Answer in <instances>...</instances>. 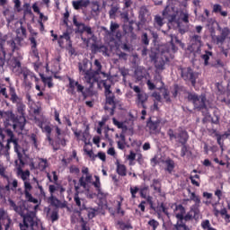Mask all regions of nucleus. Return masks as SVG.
Segmentation results:
<instances>
[{"label":"nucleus","instance_id":"nucleus-11","mask_svg":"<svg viewBox=\"0 0 230 230\" xmlns=\"http://www.w3.org/2000/svg\"><path fill=\"white\" fill-rule=\"evenodd\" d=\"M159 125H161V120L159 119L153 120L152 118H149L146 121V127L149 128L150 134H159L161 130Z\"/></svg>","mask_w":230,"mask_h":230},{"label":"nucleus","instance_id":"nucleus-23","mask_svg":"<svg viewBox=\"0 0 230 230\" xmlns=\"http://www.w3.org/2000/svg\"><path fill=\"white\" fill-rule=\"evenodd\" d=\"M29 41L31 42V49L33 57L39 58V49H37V39L34 36L29 37Z\"/></svg>","mask_w":230,"mask_h":230},{"label":"nucleus","instance_id":"nucleus-31","mask_svg":"<svg viewBox=\"0 0 230 230\" xmlns=\"http://www.w3.org/2000/svg\"><path fill=\"white\" fill-rule=\"evenodd\" d=\"M38 169L40 172H45L46 168H49V163H48V159L46 158H38Z\"/></svg>","mask_w":230,"mask_h":230},{"label":"nucleus","instance_id":"nucleus-33","mask_svg":"<svg viewBox=\"0 0 230 230\" xmlns=\"http://www.w3.org/2000/svg\"><path fill=\"white\" fill-rule=\"evenodd\" d=\"M175 211H180V213L176 214V218H180V220H182V217L186 215V208L182 204L176 205L175 206Z\"/></svg>","mask_w":230,"mask_h":230},{"label":"nucleus","instance_id":"nucleus-57","mask_svg":"<svg viewBox=\"0 0 230 230\" xmlns=\"http://www.w3.org/2000/svg\"><path fill=\"white\" fill-rule=\"evenodd\" d=\"M91 134L89 133V126L86 127L85 130L83 132V141L84 145H87V139H89Z\"/></svg>","mask_w":230,"mask_h":230},{"label":"nucleus","instance_id":"nucleus-55","mask_svg":"<svg viewBox=\"0 0 230 230\" xmlns=\"http://www.w3.org/2000/svg\"><path fill=\"white\" fill-rule=\"evenodd\" d=\"M102 82L104 87V94H111L112 91H111V84H107V80H102Z\"/></svg>","mask_w":230,"mask_h":230},{"label":"nucleus","instance_id":"nucleus-46","mask_svg":"<svg viewBox=\"0 0 230 230\" xmlns=\"http://www.w3.org/2000/svg\"><path fill=\"white\" fill-rule=\"evenodd\" d=\"M213 114H214V118L209 116V118H211V123H213L214 125H219L220 116L218 115V111H214Z\"/></svg>","mask_w":230,"mask_h":230},{"label":"nucleus","instance_id":"nucleus-41","mask_svg":"<svg viewBox=\"0 0 230 230\" xmlns=\"http://www.w3.org/2000/svg\"><path fill=\"white\" fill-rule=\"evenodd\" d=\"M180 19L185 24H190V13L188 12L181 11L180 13Z\"/></svg>","mask_w":230,"mask_h":230},{"label":"nucleus","instance_id":"nucleus-48","mask_svg":"<svg viewBox=\"0 0 230 230\" xmlns=\"http://www.w3.org/2000/svg\"><path fill=\"white\" fill-rule=\"evenodd\" d=\"M25 199L28 200V202H32V204H37L39 202V199L33 198L31 193L30 191H25Z\"/></svg>","mask_w":230,"mask_h":230},{"label":"nucleus","instance_id":"nucleus-28","mask_svg":"<svg viewBox=\"0 0 230 230\" xmlns=\"http://www.w3.org/2000/svg\"><path fill=\"white\" fill-rule=\"evenodd\" d=\"M95 181H93L92 184L96 189V191L98 195H101V197H106V195L102 191V182L100 181V176L95 175L94 176Z\"/></svg>","mask_w":230,"mask_h":230},{"label":"nucleus","instance_id":"nucleus-19","mask_svg":"<svg viewBox=\"0 0 230 230\" xmlns=\"http://www.w3.org/2000/svg\"><path fill=\"white\" fill-rule=\"evenodd\" d=\"M82 208L84 209V213H86L89 220H93V218H94L96 215H98V208L87 207L84 205V203H83Z\"/></svg>","mask_w":230,"mask_h":230},{"label":"nucleus","instance_id":"nucleus-38","mask_svg":"<svg viewBox=\"0 0 230 230\" xmlns=\"http://www.w3.org/2000/svg\"><path fill=\"white\" fill-rule=\"evenodd\" d=\"M174 22L177 24V28L181 35H184L188 31V25H183L181 20H176Z\"/></svg>","mask_w":230,"mask_h":230},{"label":"nucleus","instance_id":"nucleus-13","mask_svg":"<svg viewBox=\"0 0 230 230\" xmlns=\"http://www.w3.org/2000/svg\"><path fill=\"white\" fill-rule=\"evenodd\" d=\"M188 192L190 193V200H192L195 202L194 205H192L190 208H192V211L197 215L198 213H200V198L195 194V192H191V190L188 189Z\"/></svg>","mask_w":230,"mask_h":230},{"label":"nucleus","instance_id":"nucleus-14","mask_svg":"<svg viewBox=\"0 0 230 230\" xmlns=\"http://www.w3.org/2000/svg\"><path fill=\"white\" fill-rule=\"evenodd\" d=\"M10 226H12V219L10 217H4V210L0 208V230H3V227L4 230H8L10 229Z\"/></svg>","mask_w":230,"mask_h":230},{"label":"nucleus","instance_id":"nucleus-53","mask_svg":"<svg viewBox=\"0 0 230 230\" xmlns=\"http://www.w3.org/2000/svg\"><path fill=\"white\" fill-rule=\"evenodd\" d=\"M49 200H50L51 206H55V208H58V205L60 204V200L58 199H57V197L51 195L49 198Z\"/></svg>","mask_w":230,"mask_h":230},{"label":"nucleus","instance_id":"nucleus-30","mask_svg":"<svg viewBox=\"0 0 230 230\" xmlns=\"http://www.w3.org/2000/svg\"><path fill=\"white\" fill-rule=\"evenodd\" d=\"M119 29V24H118L117 22H111V25H110V31L107 30V28L103 27L104 31H106L107 35H109V37H112V35H114V33H116V31Z\"/></svg>","mask_w":230,"mask_h":230},{"label":"nucleus","instance_id":"nucleus-5","mask_svg":"<svg viewBox=\"0 0 230 230\" xmlns=\"http://www.w3.org/2000/svg\"><path fill=\"white\" fill-rule=\"evenodd\" d=\"M167 136H169L170 141L175 139L177 143L180 145H186L188 143V139H190V135H188V131L183 129L182 127H179L177 131L174 132L173 129H169L167 132Z\"/></svg>","mask_w":230,"mask_h":230},{"label":"nucleus","instance_id":"nucleus-9","mask_svg":"<svg viewBox=\"0 0 230 230\" xmlns=\"http://www.w3.org/2000/svg\"><path fill=\"white\" fill-rule=\"evenodd\" d=\"M98 75L100 74H96L94 73V70H93V64H90L89 70L83 74V75H84L86 84H89L90 87H93V85L98 82V77H96Z\"/></svg>","mask_w":230,"mask_h":230},{"label":"nucleus","instance_id":"nucleus-37","mask_svg":"<svg viewBox=\"0 0 230 230\" xmlns=\"http://www.w3.org/2000/svg\"><path fill=\"white\" fill-rule=\"evenodd\" d=\"M213 57V52L205 50V53L201 55V59L204 60V66H209V58Z\"/></svg>","mask_w":230,"mask_h":230},{"label":"nucleus","instance_id":"nucleus-32","mask_svg":"<svg viewBox=\"0 0 230 230\" xmlns=\"http://www.w3.org/2000/svg\"><path fill=\"white\" fill-rule=\"evenodd\" d=\"M155 28H163L164 26V19L161 15L156 14L154 19Z\"/></svg>","mask_w":230,"mask_h":230},{"label":"nucleus","instance_id":"nucleus-47","mask_svg":"<svg viewBox=\"0 0 230 230\" xmlns=\"http://www.w3.org/2000/svg\"><path fill=\"white\" fill-rule=\"evenodd\" d=\"M201 227L204 230H217V229L211 227V223L209 222L208 219H205L201 222Z\"/></svg>","mask_w":230,"mask_h":230},{"label":"nucleus","instance_id":"nucleus-59","mask_svg":"<svg viewBox=\"0 0 230 230\" xmlns=\"http://www.w3.org/2000/svg\"><path fill=\"white\" fill-rule=\"evenodd\" d=\"M79 186H81L82 188H84V190H86V191H89V188H87V181H85L84 176H82L79 179Z\"/></svg>","mask_w":230,"mask_h":230},{"label":"nucleus","instance_id":"nucleus-43","mask_svg":"<svg viewBox=\"0 0 230 230\" xmlns=\"http://www.w3.org/2000/svg\"><path fill=\"white\" fill-rule=\"evenodd\" d=\"M211 39H212V42H215V44H224V42H226V39L219 35V36H217V35H211Z\"/></svg>","mask_w":230,"mask_h":230},{"label":"nucleus","instance_id":"nucleus-22","mask_svg":"<svg viewBox=\"0 0 230 230\" xmlns=\"http://www.w3.org/2000/svg\"><path fill=\"white\" fill-rule=\"evenodd\" d=\"M9 94L11 96L10 101L12 102V103L17 104L22 102V99H21L19 95H17V93L15 92V87L9 86Z\"/></svg>","mask_w":230,"mask_h":230},{"label":"nucleus","instance_id":"nucleus-26","mask_svg":"<svg viewBox=\"0 0 230 230\" xmlns=\"http://www.w3.org/2000/svg\"><path fill=\"white\" fill-rule=\"evenodd\" d=\"M199 218H200V212L196 214L191 208L190 210L185 216H183L185 222H189V220H199Z\"/></svg>","mask_w":230,"mask_h":230},{"label":"nucleus","instance_id":"nucleus-2","mask_svg":"<svg viewBox=\"0 0 230 230\" xmlns=\"http://www.w3.org/2000/svg\"><path fill=\"white\" fill-rule=\"evenodd\" d=\"M22 218V223H20L21 230H42L40 222L35 220V212H28L26 207L18 206L14 210Z\"/></svg>","mask_w":230,"mask_h":230},{"label":"nucleus","instance_id":"nucleus-42","mask_svg":"<svg viewBox=\"0 0 230 230\" xmlns=\"http://www.w3.org/2000/svg\"><path fill=\"white\" fill-rule=\"evenodd\" d=\"M151 188L155 190V191H157L158 193H161V180L159 179H154L153 184L151 185Z\"/></svg>","mask_w":230,"mask_h":230},{"label":"nucleus","instance_id":"nucleus-7","mask_svg":"<svg viewBox=\"0 0 230 230\" xmlns=\"http://www.w3.org/2000/svg\"><path fill=\"white\" fill-rule=\"evenodd\" d=\"M130 89H133L134 93H137V101L136 103L138 107H142V109H146V102H148V95L146 93L141 91V88L137 85L132 86L129 84Z\"/></svg>","mask_w":230,"mask_h":230},{"label":"nucleus","instance_id":"nucleus-61","mask_svg":"<svg viewBox=\"0 0 230 230\" xmlns=\"http://www.w3.org/2000/svg\"><path fill=\"white\" fill-rule=\"evenodd\" d=\"M163 96L165 99L166 103L172 102V99L170 98V92H168V89H164Z\"/></svg>","mask_w":230,"mask_h":230},{"label":"nucleus","instance_id":"nucleus-12","mask_svg":"<svg viewBox=\"0 0 230 230\" xmlns=\"http://www.w3.org/2000/svg\"><path fill=\"white\" fill-rule=\"evenodd\" d=\"M191 45L189 48L190 51H200V48H202V37L199 35L194 34L190 38Z\"/></svg>","mask_w":230,"mask_h":230},{"label":"nucleus","instance_id":"nucleus-54","mask_svg":"<svg viewBox=\"0 0 230 230\" xmlns=\"http://www.w3.org/2000/svg\"><path fill=\"white\" fill-rule=\"evenodd\" d=\"M118 10H119V6L111 5V10L109 11V15H110L111 19L116 17V13H118Z\"/></svg>","mask_w":230,"mask_h":230},{"label":"nucleus","instance_id":"nucleus-45","mask_svg":"<svg viewBox=\"0 0 230 230\" xmlns=\"http://www.w3.org/2000/svg\"><path fill=\"white\" fill-rule=\"evenodd\" d=\"M177 224H176V229L179 230V227H182V229L187 230L188 226H186V221L184 219V216H182V218H177Z\"/></svg>","mask_w":230,"mask_h":230},{"label":"nucleus","instance_id":"nucleus-63","mask_svg":"<svg viewBox=\"0 0 230 230\" xmlns=\"http://www.w3.org/2000/svg\"><path fill=\"white\" fill-rule=\"evenodd\" d=\"M129 191L131 194V198L136 199V194L137 193V191H139V187L137 186L130 187Z\"/></svg>","mask_w":230,"mask_h":230},{"label":"nucleus","instance_id":"nucleus-29","mask_svg":"<svg viewBox=\"0 0 230 230\" xmlns=\"http://www.w3.org/2000/svg\"><path fill=\"white\" fill-rule=\"evenodd\" d=\"M66 26V31L60 36V39H65L66 42H71V34L73 33V26L65 24Z\"/></svg>","mask_w":230,"mask_h":230},{"label":"nucleus","instance_id":"nucleus-17","mask_svg":"<svg viewBox=\"0 0 230 230\" xmlns=\"http://www.w3.org/2000/svg\"><path fill=\"white\" fill-rule=\"evenodd\" d=\"M75 87L77 93H81L84 100H87L91 96V88H85L84 85L80 84L78 81L75 82Z\"/></svg>","mask_w":230,"mask_h":230},{"label":"nucleus","instance_id":"nucleus-64","mask_svg":"<svg viewBox=\"0 0 230 230\" xmlns=\"http://www.w3.org/2000/svg\"><path fill=\"white\" fill-rule=\"evenodd\" d=\"M229 33H230V30L229 28H224L221 31L220 36L225 38V40L227 39V37H229Z\"/></svg>","mask_w":230,"mask_h":230},{"label":"nucleus","instance_id":"nucleus-18","mask_svg":"<svg viewBox=\"0 0 230 230\" xmlns=\"http://www.w3.org/2000/svg\"><path fill=\"white\" fill-rule=\"evenodd\" d=\"M91 64H93L89 59L84 58L82 62L78 63V69L81 75H84L89 71V68L91 67Z\"/></svg>","mask_w":230,"mask_h":230},{"label":"nucleus","instance_id":"nucleus-51","mask_svg":"<svg viewBox=\"0 0 230 230\" xmlns=\"http://www.w3.org/2000/svg\"><path fill=\"white\" fill-rule=\"evenodd\" d=\"M139 193H140L141 199H146V195L148 193V186L140 187Z\"/></svg>","mask_w":230,"mask_h":230},{"label":"nucleus","instance_id":"nucleus-60","mask_svg":"<svg viewBox=\"0 0 230 230\" xmlns=\"http://www.w3.org/2000/svg\"><path fill=\"white\" fill-rule=\"evenodd\" d=\"M148 226H150V227H153V230H156L157 227H159V222H157V220L155 219H151L148 221Z\"/></svg>","mask_w":230,"mask_h":230},{"label":"nucleus","instance_id":"nucleus-4","mask_svg":"<svg viewBox=\"0 0 230 230\" xmlns=\"http://www.w3.org/2000/svg\"><path fill=\"white\" fill-rule=\"evenodd\" d=\"M187 100L190 103H192L195 111H207L208 105L206 102L208 99L206 98V94L202 93L200 95L197 94L196 93L188 92L187 93Z\"/></svg>","mask_w":230,"mask_h":230},{"label":"nucleus","instance_id":"nucleus-20","mask_svg":"<svg viewBox=\"0 0 230 230\" xmlns=\"http://www.w3.org/2000/svg\"><path fill=\"white\" fill-rule=\"evenodd\" d=\"M17 175L21 176L22 181H26L30 177V170L22 171V167L19 165V161L15 160Z\"/></svg>","mask_w":230,"mask_h":230},{"label":"nucleus","instance_id":"nucleus-27","mask_svg":"<svg viewBox=\"0 0 230 230\" xmlns=\"http://www.w3.org/2000/svg\"><path fill=\"white\" fill-rule=\"evenodd\" d=\"M5 134L10 137L7 140V146H9L10 143H13L14 150H17L19 143L17 142V139L13 138V131H12V129L7 128L5 129Z\"/></svg>","mask_w":230,"mask_h":230},{"label":"nucleus","instance_id":"nucleus-3","mask_svg":"<svg viewBox=\"0 0 230 230\" xmlns=\"http://www.w3.org/2000/svg\"><path fill=\"white\" fill-rule=\"evenodd\" d=\"M16 111L19 116H15L13 111H0V118H6L7 121H12L14 124H18L21 130L24 128L26 125V117H24V111H26V104L21 101L20 102L16 103Z\"/></svg>","mask_w":230,"mask_h":230},{"label":"nucleus","instance_id":"nucleus-50","mask_svg":"<svg viewBox=\"0 0 230 230\" xmlns=\"http://www.w3.org/2000/svg\"><path fill=\"white\" fill-rule=\"evenodd\" d=\"M23 8H24V11H23L24 15H33V12L31 11V6H30L29 3H25L23 4Z\"/></svg>","mask_w":230,"mask_h":230},{"label":"nucleus","instance_id":"nucleus-8","mask_svg":"<svg viewBox=\"0 0 230 230\" xmlns=\"http://www.w3.org/2000/svg\"><path fill=\"white\" fill-rule=\"evenodd\" d=\"M179 12L175 10V7H171L169 4L165 6V8L162 12V15L164 19L168 21V24H173L177 20V15Z\"/></svg>","mask_w":230,"mask_h":230},{"label":"nucleus","instance_id":"nucleus-15","mask_svg":"<svg viewBox=\"0 0 230 230\" xmlns=\"http://www.w3.org/2000/svg\"><path fill=\"white\" fill-rule=\"evenodd\" d=\"M24 38L16 36L15 38L7 40L8 46L11 48L12 51H17L19 49V46H21Z\"/></svg>","mask_w":230,"mask_h":230},{"label":"nucleus","instance_id":"nucleus-44","mask_svg":"<svg viewBox=\"0 0 230 230\" xmlns=\"http://www.w3.org/2000/svg\"><path fill=\"white\" fill-rule=\"evenodd\" d=\"M140 41L143 46H150V38H148V33L143 32Z\"/></svg>","mask_w":230,"mask_h":230},{"label":"nucleus","instance_id":"nucleus-52","mask_svg":"<svg viewBox=\"0 0 230 230\" xmlns=\"http://www.w3.org/2000/svg\"><path fill=\"white\" fill-rule=\"evenodd\" d=\"M93 64L96 67V69L93 70L95 75H100L102 73V63L100 62V60L95 59Z\"/></svg>","mask_w":230,"mask_h":230},{"label":"nucleus","instance_id":"nucleus-56","mask_svg":"<svg viewBox=\"0 0 230 230\" xmlns=\"http://www.w3.org/2000/svg\"><path fill=\"white\" fill-rule=\"evenodd\" d=\"M157 211L164 212L166 217H170V213H168V208L164 206V203H161L160 206L157 207Z\"/></svg>","mask_w":230,"mask_h":230},{"label":"nucleus","instance_id":"nucleus-36","mask_svg":"<svg viewBox=\"0 0 230 230\" xmlns=\"http://www.w3.org/2000/svg\"><path fill=\"white\" fill-rule=\"evenodd\" d=\"M165 171L168 172V173H172V172H173L175 169V162L170 158L165 160Z\"/></svg>","mask_w":230,"mask_h":230},{"label":"nucleus","instance_id":"nucleus-21","mask_svg":"<svg viewBox=\"0 0 230 230\" xmlns=\"http://www.w3.org/2000/svg\"><path fill=\"white\" fill-rule=\"evenodd\" d=\"M156 73H163L166 69V60L163 58H158L157 60L154 62Z\"/></svg>","mask_w":230,"mask_h":230},{"label":"nucleus","instance_id":"nucleus-6","mask_svg":"<svg viewBox=\"0 0 230 230\" xmlns=\"http://www.w3.org/2000/svg\"><path fill=\"white\" fill-rule=\"evenodd\" d=\"M181 70V76L184 82H190L192 87L197 85V78L199 75L197 72H195L191 67H180Z\"/></svg>","mask_w":230,"mask_h":230},{"label":"nucleus","instance_id":"nucleus-62","mask_svg":"<svg viewBox=\"0 0 230 230\" xmlns=\"http://www.w3.org/2000/svg\"><path fill=\"white\" fill-rule=\"evenodd\" d=\"M120 49H123V51H126L127 53H130L132 51V47L127 43H122L120 45Z\"/></svg>","mask_w":230,"mask_h":230},{"label":"nucleus","instance_id":"nucleus-24","mask_svg":"<svg viewBox=\"0 0 230 230\" xmlns=\"http://www.w3.org/2000/svg\"><path fill=\"white\" fill-rule=\"evenodd\" d=\"M72 4L75 10H80V8H87L89 4H91V1L89 0H77L73 1Z\"/></svg>","mask_w":230,"mask_h":230},{"label":"nucleus","instance_id":"nucleus-49","mask_svg":"<svg viewBox=\"0 0 230 230\" xmlns=\"http://www.w3.org/2000/svg\"><path fill=\"white\" fill-rule=\"evenodd\" d=\"M135 76H136L137 82H141V80H143V78H145V73L141 69H137L135 71Z\"/></svg>","mask_w":230,"mask_h":230},{"label":"nucleus","instance_id":"nucleus-16","mask_svg":"<svg viewBox=\"0 0 230 230\" xmlns=\"http://www.w3.org/2000/svg\"><path fill=\"white\" fill-rule=\"evenodd\" d=\"M106 104L111 105V116H114V111H116V96L114 93H106Z\"/></svg>","mask_w":230,"mask_h":230},{"label":"nucleus","instance_id":"nucleus-1","mask_svg":"<svg viewBox=\"0 0 230 230\" xmlns=\"http://www.w3.org/2000/svg\"><path fill=\"white\" fill-rule=\"evenodd\" d=\"M73 24L76 27L75 33H79L81 40L84 42V44H86V46L89 47L91 40L94 42L91 45V51L93 55H96V53H102V55L107 56V51H109V49L105 45L96 44V42H98V37L96 34H94L93 27L78 22L76 16L73 17Z\"/></svg>","mask_w":230,"mask_h":230},{"label":"nucleus","instance_id":"nucleus-39","mask_svg":"<svg viewBox=\"0 0 230 230\" xmlns=\"http://www.w3.org/2000/svg\"><path fill=\"white\" fill-rule=\"evenodd\" d=\"M146 13H148V9L142 7L138 14V19L141 22H146Z\"/></svg>","mask_w":230,"mask_h":230},{"label":"nucleus","instance_id":"nucleus-40","mask_svg":"<svg viewBox=\"0 0 230 230\" xmlns=\"http://www.w3.org/2000/svg\"><path fill=\"white\" fill-rule=\"evenodd\" d=\"M128 24L124 25V31H128V33L134 32V23H136V21L134 20H128Z\"/></svg>","mask_w":230,"mask_h":230},{"label":"nucleus","instance_id":"nucleus-58","mask_svg":"<svg viewBox=\"0 0 230 230\" xmlns=\"http://www.w3.org/2000/svg\"><path fill=\"white\" fill-rule=\"evenodd\" d=\"M12 67L13 68V69H15V68H20L21 67V60H19V58H13V59H12Z\"/></svg>","mask_w":230,"mask_h":230},{"label":"nucleus","instance_id":"nucleus-25","mask_svg":"<svg viewBox=\"0 0 230 230\" xmlns=\"http://www.w3.org/2000/svg\"><path fill=\"white\" fill-rule=\"evenodd\" d=\"M115 164L117 166L116 172H117L118 175H119L120 177H126L127 166H125V164H119V159L116 160Z\"/></svg>","mask_w":230,"mask_h":230},{"label":"nucleus","instance_id":"nucleus-34","mask_svg":"<svg viewBox=\"0 0 230 230\" xmlns=\"http://www.w3.org/2000/svg\"><path fill=\"white\" fill-rule=\"evenodd\" d=\"M40 76L41 78V82H43L45 85H48L49 89H51V87H53V77H46L44 76V74H40Z\"/></svg>","mask_w":230,"mask_h":230},{"label":"nucleus","instance_id":"nucleus-35","mask_svg":"<svg viewBox=\"0 0 230 230\" xmlns=\"http://www.w3.org/2000/svg\"><path fill=\"white\" fill-rule=\"evenodd\" d=\"M74 201L75 202V205L77 206V208H79V213L80 215H82V213H84V204H82V199H80V196L78 195V193H75L74 194Z\"/></svg>","mask_w":230,"mask_h":230},{"label":"nucleus","instance_id":"nucleus-10","mask_svg":"<svg viewBox=\"0 0 230 230\" xmlns=\"http://www.w3.org/2000/svg\"><path fill=\"white\" fill-rule=\"evenodd\" d=\"M6 39L7 36H3V33L0 32V67H4L6 62V51L4 50Z\"/></svg>","mask_w":230,"mask_h":230}]
</instances>
